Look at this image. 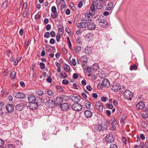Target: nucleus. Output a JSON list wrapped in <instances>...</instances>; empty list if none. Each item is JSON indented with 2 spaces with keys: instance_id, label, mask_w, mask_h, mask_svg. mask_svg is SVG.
<instances>
[{
  "instance_id": "1",
  "label": "nucleus",
  "mask_w": 148,
  "mask_h": 148,
  "mask_svg": "<svg viewBox=\"0 0 148 148\" xmlns=\"http://www.w3.org/2000/svg\"><path fill=\"white\" fill-rule=\"evenodd\" d=\"M42 102L40 101H37L29 102L28 105V107L31 110H36L38 107V104L40 102Z\"/></svg>"
},
{
  "instance_id": "2",
  "label": "nucleus",
  "mask_w": 148,
  "mask_h": 148,
  "mask_svg": "<svg viewBox=\"0 0 148 148\" xmlns=\"http://www.w3.org/2000/svg\"><path fill=\"white\" fill-rule=\"evenodd\" d=\"M124 97L127 100H131L133 97V93L129 90H126L123 93Z\"/></svg>"
},
{
  "instance_id": "3",
  "label": "nucleus",
  "mask_w": 148,
  "mask_h": 148,
  "mask_svg": "<svg viewBox=\"0 0 148 148\" xmlns=\"http://www.w3.org/2000/svg\"><path fill=\"white\" fill-rule=\"evenodd\" d=\"M107 127V125L104 124H99L95 125L94 128L96 131L97 132H100L101 130H106Z\"/></svg>"
},
{
  "instance_id": "4",
  "label": "nucleus",
  "mask_w": 148,
  "mask_h": 148,
  "mask_svg": "<svg viewBox=\"0 0 148 148\" xmlns=\"http://www.w3.org/2000/svg\"><path fill=\"white\" fill-rule=\"evenodd\" d=\"M28 101L29 102H32L38 101H42V99L41 98H36V97L32 94H31L29 95L28 97Z\"/></svg>"
},
{
  "instance_id": "5",
  "label": "nucleus",
  "mask_w": 148,
  "mask_h": 148,
  "mask_svg": "<svg viewBox=\"0 0 148 148\" xmlns=\"http://www.w3.org/2000/svg\"><path fill=\"white\" fill-rule=\"evenodd\" d=\"M72 108L74 110L79 112L82 109V106L78 103H75L72 105Z\"/></svg>"
},
{
  "instance_id": "6",
  "label": "nucleus",
  "mask_w": 148,
  "mask_h": 148,
  "mask_svg": "<svg viewBox=\"0 0 148 148\" xmlns=\"http://www.w3.org/2000/svg\"><path fill=\"white\" fill-rule=\"evenodd\" d=\"M87 23V27L88 29L90 30L94 29L96 27V25L94 23H91V21L90 20H88Z\"/></svg>"
},
{
  "instance_id": "7",
  "label": "nucleus",
  "mask_w": 148,
  "mask_h": 148,
  "mask_svg": "<svg viewBox=\"0 0 148 148\" xmlns=\"http://www.w3.org/2000/svg\"><path fill=\"white\" fill-rule=\"evenodd\" d=\"M13 95L16 98L18 99H23L25 97V95L24 94L20 92H14L13 93Z\"/></svg>"
},
{
  "instance_id": "8",
  "label": "nucleus",
  "mask_w": 148,
  "mask_h": 148,
  "mask_svg": "<svg viewBox=\"0 0 148 148\" xmlns=\"http://www.w3.org/2000/svg\"><path fill=\"white\" fill-rule=\"evenodd\" d=\"M51 12L53 13V14H51V16L52 18H55L57 17L58 14L57 12V9L55 6H52L51 8Z\"/></svg>"
},
{
  "instance_id": "9",
  "label": "nucleus",
  "mask_w": 148,
  "mask_h": 148,
  "mask_svg": "<svg viewBox=\"0 0 148 148\" xmlns=\"http://www.w3.org/2000/svg\"><path fill=\"white\" fill-rule=\"evenodd\" d=\"M69 108V104L66 103H64L60 105V108L62 111L66 112Z\"/></svg>"
},
{
  "instance_id": "10",
  "label": "nucleus",
  "mask_w": 148,
  "mask_h": 148,
  "mask_svg": "<svg viewBox=\"0 0 148 148\" xmlns=\"http://www.w3.org/2000/svg\"><path fill=\"white\" fill-rule=\"evenodd\" d=\"M105 138L106 142L108 143H112L113 142L114 140L112 135L109 134L107 135Z\"/></svg>"
},
{
  "instance_id": "11",
  "label": "nucleus",
  "mask_w": 148,
  "mask_h": 148,
  "mask_svg": "<svg viewBox=\"0 0 148 148\" xmlns=\"http://www.w3.org/2000/svg\"><path fill=\"white\" fill-rule=\"evenodd\" d=\"M5 109L8 112H12L14 110V106L12 104H8L6 106Z\"/></svg>"
},
{
  "instance_id": "12",
  "label": "nucleus",
  "mask_w": 148,
  "mask_h": 148,
  "mask_svg": "<svg viewBox=\"0 0 148 148\" xmlns=\"http://www.w3.org/2000/svg\"><path fill=\"white\" fill-rule=\"evenodd\" d=\"M25 107V104L23 103H20L16 105L15 106L16 109L18 111H21L23 110Z\"/></svg>"
},
{
  "instance_id": "13",
  "label": "nucleus",
  "mask_w": 148,
  "mask_h": 148,
  "mask_svg": "<svg viewBox=\"0 0 148 148\" xmlns=\"http://www.w3.org/2000/svg\"><path fill=\"white\" fill-rule=\"evenodd\" d=\"M103 87H108L110 86V84L109 80L107 79H104L101 84Z\"/></svg>"
},
{
  "instance_id": "14",
  "label": "nucleus",
  "mask_w": 148,
  "mask_h": 148,
  "mask_svg": "<svg viewBox=\"0 0 148 148\" xmlns=\"http://www.w3.org/2000/svg\"><path fill=\"white\" fill-rule=\"evenodd\" d=\"M95 107L100 112H102L103 110V106L102 103L100 102H97L95 105Z\"/></svg>"
},
{
  "instance_id": "15",
  "label": "nucleus",
  "mask_w": 148,
  "mask_h": 148,
  "mask_svg": "<svg viewBox=\"0 0 148 148\" xmlns=\"http://www.w3.org/2000/svg\"><path fill=\"white\" fill-rule=\"evenodd\" d=\"M108 23L107 21L103 19H101L99 23V25L100 26L103 27H106L108 26Z\"/></svg>"
},
{
  "instance_id": "16",
  "label": "nucleus",
  "mask_w": 148,
  "mask_h": 148,
  "mask_svg": "<svg viewBox=\"0 0 148 148\" xmlns=\"http://www.w3.org/2000/svg\"><path fill=\"white\" fill-rule=\"evenodd\" d=\"M54 103L57 105H59L61 104V103L63 102V99L61 97H58L54 99Z\"/></svg>"
},
{
  "instance_id": "17",
  "label": "nucleus",
  "mask_w": 148,
  "mask_h": 148,
  "mask_svg": "<svg viewBox=\"0 0 148 148\" xmlns=\"http://www.w3.org/2000/svg\"><path fill=\"white\" fill-rule=\"evenodd\" d=\"M77 26L80 28H86L87 27V23L84 22L78 23L77 24Z\"/></svg>"
},
{
  "instance_id": "18",
  "label": "nucleus",
  "mask_w": 148,
  "mask_h": 148,
  "mask_svg": "<svg viewBox=\"0 0 148 148\" xmlns=\"http://www.w3.org/2000/svg\"><path fill=\"white\" fill-rule=\"evenodd\" d=\"M84 113L85 116L86 118H91L92 116V113L90 110H86Z\"/></svg>"
},
{
  "instance_id": "19",
  "label": "nucleus",
  "mask_w": 148,
  "mask_h": 148,
  "mask_svg": "<svg viewBox=\"0 0 148 148\" xmlns=\"http://www.w3.org/2000/svg\"><path fill=\"white\" fill-rule=\"evenodd\" d=\"M46 105H47L49 108H52L54 105L55 103H54V101H53L51 99H49L47 102L46 103Z\"/></svg>"
},
{
  "instance_id": "20",
  "label": "nucleus",
  "mask_w": 148,
  "mask_h": 148,
  "mask_svg": "<svg viewBox=\"0 0 148 148\" xmlns=\"http://www.w3.org/2000/svg\"><path fill=\"white\" fill-rule=\"evenodd\" d=\"M145 107V104L143 102H140L136 105L137 108L140 110H142Z\"/></svg>"
},
{
  "instance_id": "21",
  "label": "nucleus",
  "mask_w": 148,
  "mask_h": 148,
  "mask_svg": "<svg viewBox=\"0 0 148 148\" xmlns=\"http://www.w3.org/2000/svg\"><path fill=\"white\" fill-rule=\"evenodd\" d=\"M95 11V6L93 4H92L90 6V10L88 12L89 14L91 16L95 15V13L94 12Z\"/></svg>"
},
{
  "instance_id": "22",
  "label": "nucleus",
  "mask_w": 148,
  "mask_h": 148,
  "mask_svg": "<svg viewBox=\"0 0 148 148\" xmlns=\"http://www.w3.org/2000/svg\"><path fill=\"white\" fill-rule=\"evenodd\" d=\"M112 90L115 92H117L120 89V86L119 85L114 84L111 87Z\"/></svg>"
},
{
  "instance_id": "23",
  "label": "nucleus",
  "mask_w": 148,
  "mask_h": 148,
  "mask_svg": "<svg viewBox=\"0 0 148 148\" xmlns=\"http://www.w3.org/2000/svg\"><path fill=\"white\" fill-rule=\"evenodd\" d=\"M113 3L112 2H109L107 5L106 7V10H111L113 8Z\"/></svg>"
},
{
  "instance_id": "24",
  "label": "nucleus",
  "mask_w": 148,
  "mask_h": 148,
  "mask_svg": "<svg viewBox=\"0 0 148 148\" xmlns=\"http://www.w3.org/2000/svg\"><path fill=\"white\" fill-rule=\"evenodd\" d=\"M85 105L86 108L88 109H90L91 108V103L88 101H86L85 103Z\"/></svg>"
},
{
  "instance_id": "25",
  "label": "nucleus",
  "mask_w": 148,
  "mask_h": 148,
  "mask_svg": "<svg viewBox=\"0 0 148 148\" xmlns=\"http://www.w3.org/2000/svg\"><path fill=\"white\" fill-rule=\"evenodd\" d=\"M36 93L39 95H42L44 94L43 92L40 89H37L35 91Z\"/></svg>"
},
{
  "instance_id": "26",
  "label": "nucleus",
  "mask_w": 148,
  "mask_h": 148,
  "mask_svg": "<svg viewBox=\"0 0 148 148\" xmlns=\"http://www.w3.org/2000/svg\"><path fill=\"white\" fill-rule=\"evenodd\" d=\"M63 67L64 70L66 71H69L70 70V66L67 64H64Z\"/></svg>"
},
{
  "instance_id": "27",
  "label": "nucleus",
  "mask_w": 148,
  "mask_h": 148,
  "mask_svg": "<svg viewBox=\"0 0 148 148\" xmlns=\"http://www.w3.org/2000/svg\"><path fill=\"white\" fill-rule=\"evenodd\" d=\"M45 92L50 96H53L54 95V93L50 90L46 89L45 91Z\"/></svg>"
},
{
  "instance_id": "28",
  "label": "nucleus",
  "mask_w": 148,
  "mask_h": 148,
  "mask_svg": "<svg viewBox=\"0 0 148 148\" xmlns=\"http://www.w3.org/2000/svg\"><path fill=\"white\" fill-rule=\"evenodd\" d=\"M137 69V66L135 64L130 65V69L131 71L136 70Z\"/></svg>"
},
{
  "instance_id": "29",
  "label": "nucleus",
  "mask_w": 148,
  "mask_h": 148,
  "mask_svg": "<svg viewBox=\"0 0 148 148\" xmlns=\"http://www.w3.org/2000/svg\"><path fill=\"white\" fill-rule=\"evenodd\" d=\"M73 97H74V99H73V98H72V100L73 101H74L76 103H78V102L80 101V97H79L76 96L74 97V96H73Z\"/></svg>"
},
{
  "instance_id": "30",
  "label": "nucleus",
  "mask_w": 148,
  "mask_h": 148,
  "mask_svg": "<svg viewBox=\"0 0 148 148\" xmlns=\"http://www.w3.org/2000/svg\"><path fill=\"white\" fill-rule=\"evenodd\" d=\"M21 57H19L16 59V60L14 62L13 64L14 66H16L18 64V62L21 60Z\"/></svg>"
},
{
  "instance_id": "31",
  "label": "nucleus",
  "mask_w": 148,
  "mask_h": 148,
  "mask_svg": "<svg viewBox=\"0 0 148 148\" xmlns=\"http://www.w3.org/2000/svg\"><path fill=\"white\" fill-rule=\"evenodd\" d=\"M85 52L86 53H90L91 51V49L90 47H86L85 48Z\"/></svg>"
},
{
  "instance_id": "32",
  "label": "nucleus",
  "mask_w": 148,
  "mask_h": 148,
  "mask_svg": "<svg viewBox=\"0 0 148 148\" xmlns=\"http://www.w3.org/2000/svg\"><path fill=\"white\" fill-rule=\"evenodd\" d=\"M83 69H85L88 73H90L91 72V69L90 67L87 66H86L85 67H84Z\"/></svg>"
},
{
  "instance_id": "33",
  "label": "nucleus",
  "mask_w": 148,
  "mask_h": 148,
  "mask_svg": "<svg viewBox=\"0 0 148 148\" xmlns=\"http://www.w3.org/2000/svg\"><path fill=\"white\" fill-rule=\"evenodd\" d=\"M103 7V5L100 2H99L97 3V7L98 9H101Z\"/></svg>"
},
{
  "instance_id": "34",
  "label": "nucleus",
  "mask_w": 148,
  "mask_h": 148,
  "mask_svg": "<svg viewBox=\"0 0 148 148\" xmlns=\"http://www.w3.org/2000/svg\"><path fill=\"white\" fill-rule=\"evenodd\" d=\"M16 73L14 71L11 72L10 73V75L11 78L13 79L15 78V76Z\"/></svg>"
},
{
  "instance_id": "35",
  "label": "nucleus",
  "mask_w": 148,
  "mask_h": 148,
  "mask_svg": "<svg viewBox=\"0 0 148 148\" xmlns=\"http://www.w3.org/2000/svg\"><path fill=\"white\" fill-rule=\"evenodd\" d=\"M60 75L63 78H65L68 77V75L65 72H62Z\"/></svg>"
},
{
  "instance_id": "36",
  "label": "nucleus",
  "mask_w": 148,
  "mask_h": 148,
  "mask_svg": "<svg viewBox=\"0 0 148 148\" xmlns=\"http://www.w3.org/2000/svg\"><path fill=\"white\" fill-rule=\"evenodd\" d=\"M81 48L80 47L76 46L75 47V50L76 52L78 53L81 50Z\"/></svg>"
},
{
  "instance_id": "37",
  "label": "nucleus",
  "mask_w": 148,
  "mask_h": 148,
  "mask_svg": "<svg viewBox=\"0 0 148 148\" xmlns=\"http://www.w3.org/2000/svg\"><path fill=\"white\" fill-rule=\"evenodd\" d=\"M15 146L14 145L9 144L6 145V147L7 148H14Z\"/></svg>"
},
{
  "instance_id": "38",
  "label": "nucleus",
  "mask_w": 148,
  "mask_h": 148,
  "mask_svg": "<svg viewBox=\"0 0 148 148\" xmlns=\"http://www.w3.org/2000/svg\"><path fill=\"white\" fill-rule=\"evenodd\" d=\"M111 121H112V125L113 126L116 124V122L115 121V119L114 118H112L111 119Z\"/></svg>"
},
{
  "instance_id": "39",
  "label": "nucleus",
  "mask_w": 148,
  "mask_h": 148,
  "mask_svg": "<svg viewBox=\"0 0 148 148\" xmlns=\"http://www.w3.org/2000/svg\"><path fill=\"white\" fill-rule=\"evenodd\" d=\"M120 120L124 122L125 119L126 117L124 115L120 116Z\"/></svg>"
},
{
  "instance_id": "40",
  "label": "nucleus",
  "mask_w": 148,
  "mask_h": 148,
  "mask_svg": "<svg viewBox=\"0 0 148 148\" xmlns=\"http://www.w3.org/2000/svg\"><path fill=\"white\" fill-rule=\"evenodd\" d=\"M40 68L41 69H43L45 68V65L43 62H40Z\"/></svg>"
},
{
  "instance_id": "41",
  "label": "nucleus",
  "mask_w": 148,
  "mask_h": 148,
  "mask_svg": "<svg viewBox=\"0 0 148 148\" xmlns=\"http://www.w3.org/2000/svg\"><path fill=\"white\" fill-rule=\"evenodd\" d=\"M45 38H49V32H46L45 33L44 35Z\"/></svg>"
},
{
  "instance_id": "42",
  "label": "nucleus",
  "mask_w": 148,
  "mask_h": 148,
  "mask_svg": "<svg viewBox=\"0 0 148 148\" xmlns=\"http://www.w3.org/2000/svg\"><path fill=\"white\" fill-rule=\"evenodd\" d=\"M62 98L63 99V100L64 101H68L69 99V98L68 96H63Z\"/></svg>"
},
{
  "instance_id": "43",
  "label": "nucleus",
  "mask_w": 148,
  "mask_h": 148,
  "mask_svg": "<svg viewBox=\"0 0 148 148\" xmlns=\"http://www.w3.org/2000/svg\"><path fill=\"white\" fill-rule=\"evenodd\" d=\"M101 100L103 102H105L108 100V98L106 97H101Z\"/></svg>"
},
{
  "instance_id": "44",
  "label": "nucleus",
  "mask_w": 148,
  "mask_h": 148,
  "mask_svg": "<svg viewBox=\"0 0 148 148\" xmlns=\"http://www.w3.org/2000/svg\"><path fill=\"white\" fill-rule=\"evenodd\" d=\"M106 106L107 108L109 109H112L113 108V105L110 104H108L107 106Z\"/></svg>"
},
{
  "instance_id": "45",
  "label": "nucleus",
  "mask_w": 148,
  "mask_h": 148,
  "mask_svg": "<svg viewBox=\"0 0 148 148\" xmlns=\"http://www.w3.org/2000/svg\"><path fill=\"white\" fill-rule=\"evenodd\" d=\"M49 42L51 44H54L55 43V40L53 38H51L50 39Z\"/></svg>"
},
{
  "instance_id": "46",
  "label": "nucleus",
  "mask_w": 148,
  "mask_h": 148,
  "mask_svg": "<svg viewBox=\"0 0 148 148\" xmlns=\"http://www.w3.org/2000/svg\"><path fill=\"white\" fill-rule=\"evenodd\" d=\"M62 83L63 84L67 85L68 84L69 82L67 80L65 79L62 80Z\"/></svg>"
},
{
  "instance_id": "47",
  "label": "nucleus",
  "mask_w": 148,
  "mask_h": 148,
  "mask_svg": "<svg viewBox=\"0 0 148 148\" xmlns=\"http://www.w3.org/2000/svg\"><path fill=\"white\" fill-rule=\"evenodd\" d=\"M71 62L74 66H75L76 65V63L75 59L74 58L72 59Z\"/></svg>"
},
{
  "instance_id": "48",
  "label": "nucleus",
  "mask_w": 148,
  "mask_h": 148,
  "mask_svg": "<svg viewBox=\"0 0 148 148\" xmlns=\"http://www.w3.org/2000/svg\"><path fill=\"white\" fill-rule=\"evenodd\" d=\"M110 148H118L116 145L114 144H111Z\"/></svg>"
},
{
  "instance_id": "49",
  "label": "nucleus",
  "mask_w": 148,
  "mask_h": 148,
  "mask_svg": "<svg viewBox=\"0 0 148 148\" xmlns=\"http://www.w3.org/2000/svg\"><path fill=\"white\" fill-rule=\"evenodd\" d=\"M61 38L60 35L59 34H58L56 36V40L57 41H60V39Z\"/></svg>"
},
{
  "instance_id": "50",
  "label": "nucleus",
  "mask_w": 148,
  "mask_h": 148,
  "mask_svg": "<svg viewBox=\"0 0 148 148\" xmlns=\"http://www.w3.org/2000/svg\"><path fill=\"white\" fill-rule=\"evenodd\" d=\"M50 34L51 37H55L56 35V34L54 31H52L50 33Z\"/></svg>"
},
{
  "instance_id": "51",
  "label": "nucleus",
  "mask_w": 148,
  "mask_h": 148,
  "mask_svg": "<svg viewBox=\"0 0 148 148\" xmlns=\"http://www.w3.org/2000/svg\"><path fill=\"white\" fill-rule=\"evenodd\" d=\"M86 88L87 90L89 91H90L92 90V88L90 85H87L86 86Z\"/></svg>"
},
{
  "instance_id": "52",
  "label": "nucleus",
  "mask_w": 148,
  "mask_h": 148,
  "mask_svg": "<svg viewBox=\"0 0 148 148\" xmlns=\"http://www.w3.org/2000/svg\"><path fill=\"white\" fill-rule=\"evenodd\" d=\"M7 2L6 1H4L2 4V7L4 8H6L7 5Z\"/></svg>"
},
{
  "instance_id": "53",
  "label": "nucleus",
  "mask_w": 148,
  "mask_h": 148,
  "mask_svg": "<svg viewBox=\"0 0 148 148\" xmlns=\"http://www.w3.org/2000/svg\"><path fill=\"white\" fill-rule=\"evenodd\" d=\"M47 81L49 83L51 82H52L51 78L50 77H48L47 78Z\"/></svg>"
},
{
  "instance_id": "54",
  "label": "nucleus",
  "mask_w": 148,
  "mask_h": 148,
  "mask_svg": "<svg viewBox=\"0 0 148 148\" xmlns=\"http://www.w3.org/2000/svg\"><path fill=\"white\" fill-rule=\"evenodd\" d=\"M111 112L109 110H107L106 111V114L107 116H109L111 115Z\"/></svg>"
},
{
  "instance_id": "55",
  "label": "nucleus",
  "mask_w": 148,
  "mask_h": 148,
  "mask_svg": "<svg viewBox=\"0 0 148 148\" xmlns=\"http://www.w3.org/2000/svg\"><path fill=\"white\" fill-rule=\"evenodd\" d=\"M83 5L82 2L81 1L79 2L78 5V6L79 8H81L82 7Z\"/></svg>"
},
{
  "instance_id": "56",
  "label": "nucleus",
  "mask_w": 148,
  "mask_h": 148,
  "mask_svg": "<svg viewBox=\"0 0 148 148\" xmlns=\"http://www.w3.org/2000/svg\"><path fill=\"white\" fill-rule=\"evenodd\" d=\"M4 141L0 139V147L3 146L4 144Z\"/></svg>"
},
{
  "instance_id": "57",
  "label": "nucleus",
  "mask_w": 148,
  "mask_h": 148,
  "mask_svg": "<svg viewBox=\"0 0 148 148\" xmlns=\"http://www.w3.org/2000/svg\"><path fill=\"white\" fill-rule=\"evenodd\" d=\"M51 29V26L50 24H48L46 27V29L47 31L50 30Z\"/></svg>"
},
{
  "instance_id": "58",
  "label": "nucleus",
  "mask_w": 148,
  "mask_h": 148,
  "mask_svg": "<svg viewBox=\"0 0 148 148\" xmlns=\"http://www.w3.org/2000/svg\"><path fill=\"white\" fill-rule=\"evenodd\" d=\"M82 84L84 86H85L86 85V80L85 79L82 80L81 82Z\"/></svg>"
},
{
  "instance_id": "59",
  "label": "nucleus",
  "mask_w": 148,
  "mask_h": 148,
  "mask_svg": "<svg viewBox=\"0 0 148 148\" xmlns=\"http://www.w3.org/2000/svg\"><path fill=\"white\" fill-rule=\"evenodd\" d=\"M145 136L143 134H141L140 135V138L143 140H144L145 139Z\"/></svg>"
},
{
  "instance_id": "60",
  "label": "nucleus",
  "mask_w": 148,
  "mask_h": 148,
  "mask_svg": "<svg viewBox=\"0 0 148 148\" xmlns=\"http://www.w3.org/2000/svg\"><path fill=\"white\" fill-rule=\"evenodd\" d=\"M144 145V144L143 142H141L140 144V145L138 146L139 148H143Z\"/></svg>"
},
{
  "instance_id": "61",
  "label": "nucleus",
  "mask_w": 148,
  "mask_h": 148,
  "mask_svg": "<svg viewBox=\"0 0 148 148\" xmlns=\"http://www.w3.org/2000/svg\"><path fill=\"white\" fill-rule=\"evenodd\" d=\"M73 77L74 79H76L78 78V75L77 74L75 73L73 75Z\"/></svg>"
},
{
  "instance_id": "62",
  "label": "nucleus",
  "mask_w": 148,
  "mask_h": 148,
  "mask_svg": "<svg viewBox=\"0 0 148 148\" xmlns=\"http://www.w3.org/2000/svg\"><path fill=\"white\" fill-rule=\"evenodd\" d=\"M27 3H24L23 5V7L25 9H27Z\"/></svg>"
},
{
  "instance_id": "63",
  "label": "nucleus",
  "mask_w": 148,
  "mask_h": 148,
  "mask_svg": "<svg viewBox=\"0 0 148 148\" xmlns=\"http://www.w3.org/2000/svg\"><path fill=\"white\" fill-rule=\"evenodd\" d=\"M92 96L93 98L95 99H96L98 97L96 93H94L92 95Z\"/></svg>"
},
{
  "instance_id": "64",
  "label": "nucleus",
  "mask_w": 148,
  "mask_h": 148,
  "mask_svg": "<svg viewBox=\"0 0 148 148\" xmlns=\"http://www.w3.org/2000/svg\"><path fill=\"white\" fill-rule=\"evenodd\" d=\"M40 15L39 14H37L35 15V19H38L40 18Z\"/></svg>"
}]
</instances>
